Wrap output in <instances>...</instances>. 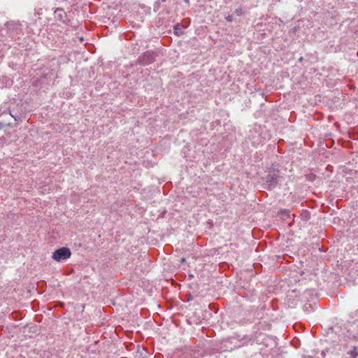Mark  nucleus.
Instances as JSON below:
<instances>
[{
	"instance_id": "nucleus-1",
	"label": "nucleus",
	"mask_w": 358,
	"mask_h": 358,
	"mask_svg": "<svg viewBox=\"0 0 358 358\" xmlns=\"http://www.w3.org/2000/svg\"><path fill=\"white\" fill-rule=\"evenodd\" d=\"M71 256V251L67 247H62L56 250L52 255V258L55 261L59 262L61 261H66Z\"/></svg>"
},
{
	"instance_id": "nucleus-2",
	"label": "nucleus",
	"mask_w": 358,
	"mask_h": 358,
	"mask_svg": "<svg viewBox=\"0 0 358 358\" xmlns=\"http://www.w3.org/2000/svg\"><path fill=\"white\" fill-rule=\"evenodd\" d=\"M278 178V173H274L272 175L269 174L267 176L266 182L268 184V185H270V186L273 185L277 182Z\"/></svg>"
},
{
	"instance_id": "nucleus-3",
	"label": "nucleus",
	"mask_w": 358,
	"mask_h": 358,
	"mask_svg": "<svg viewBox=\"0 0 358 358\" xmlns=\"http://www.w3.org/2000/svg\"><path fill=\"white\" fill-rule=\"evenodd\" d=\"M145 57H148L149 59H148V62L143 61L142 62H143V64H147L151 62L152 61H153L154 60V57H155V55H154V53L147 52V53L144 54L143 56V59L145 58Z\"/></svg>"
},
{
	"instance_id": "nucleus-4",
	"label": "nucleus",
	"mask_w": 358,
	"mask_h": 358,
	"mask_svg": "<svg viewBox=\"0 0 358 358\" xmlns=\"http://www.w3.org/2000/svg\"><path fill=\"white\" fill-rule=\"evenodd\" d=\"M351 358H357L358 357V348L354 347L353 350L349 353Z\"/></svg>"
},
{
	"instance_id": "nucleus-5",
	"label": "nucleus",
	"mask_w": 358,
	"mask_h": 358,
	"mask_svg": "<svg viewBox=\"0 0 358 358\" xmlns=\"http://www.w3.org/2000/svg\"><path fill=\"white\" fill-rule=\"evenodd\" d=\"M174 31L175 33L177 34V35H179L180 34L182 33V31H180V29L178 28V24L175 26L174 27Z\"/></svg>"
},
{
	"instance_id": "nucleus-6",
	"label": "nucleus",
	"mask_w": 358,
	"mask_h": 358,
	"mask_svg": "<svg viewBox=\"0 0 358 358\" xmlns=\"http://www.w3.org/2000/svg\"><path fill=\"white\" fill-rule=\"evenodd\" d=\"M79 40H80V42L83 41V38L82 37L80 38Z\"/></svg>"
}]
</instances>
